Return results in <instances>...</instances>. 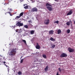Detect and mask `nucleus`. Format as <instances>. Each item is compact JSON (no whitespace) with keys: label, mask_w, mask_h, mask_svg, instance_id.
I'll list each match as a JSON object with an SVG mask.
<instances>
[{"label":"nucleus","mask_w":75,"mask_h":75,"mask_svg":"<svg viewBox=\"0 0 75 75\" xmlns=\"http://www.w3.org/2000/svg\"><path fill=\"white\" fill-rule=\"evenodd\" d=\"M4 65H5V66H6V67H8V66L6 65V64H5Z\"/></svg>","instance_id":"obj_32"},{"label":"nucleus","mask_w":75,"mask_h":75,"mask_svg":"<svg viewBox=\"0 0 75 75\" xmlns=\"http://www.w3.org/2000/svg\"><path fill=\"white\" fill-rule=\"evenodd\" d=\"M32 10L33 12H34V11H35L36 12H37V11H38V9L37 8H32Z\"/></svg>","instance_id":"obj_10"},{"label":"nucleus","mask_w":75,"mask_h":75,"mask_svg":"<svg viewBox=\"0 0 75 75\" xmlns=\"http://www.w3.org/2000/svg\"><path fill=\"white\" fill-rule=\"evenodd\" d=\"M66 24L67 25H70V22H67L66 23Z\"/></svg>","instance_id":"obj_24"},{"label":"nucleus","mask_w":75,"mask_h":75,"mask_svg":"<svg viewBox=\"0 0 75 75\" xmlns=\"http://www.w3.org/2000/svg\"><path fill=\"white\" fill-rule=\"evenodd\" d=\"M25 5H24V6H25Z\"/></svg>","instance_id":"obj_43"},{"label":"nucleus","mask_w":75,"mask_h":75,"mask_svg":"<svg viewBox=\"0 0 75 75\" xmlns=\"http://www.w3.org/2000/svg\"><path fill=\"white\" fill-rule=\"evenodd\" d=\"M58 0H55V1H58Z\"/></svg>","instance_id":"obj_39"},{"label":"nucleus","mask_w":75,"mask_h":75,"mask_svg":"<svg viewBox=\"0 0 75 75\" xmlns=\"http://www.w3.org/2000/svg\"><path fill=\"white\" fill-rule=\"evenodd\" d=\"M9 8H8V9H9Z\"/></svg>","instance_id":"obj_41"},{"label":"nucleus","mask_w":75,"mask_h":75,"mask_svg":"<svg viewBox=\"0 0 75 75\" xmlns=\"http://www.w3.org/2000/svg\"><path fill=\"white\" fill-rule=\"evenodd\" d=\"M36 53H39V52H37Z\"/></svg>","instance_id":"obj_42"},{"label":"nucleus","mask_w":75,"mask_h":75,"mask_svg":"<svg viewBox=\"0 0 75 75\" xmlns=\"http://www.w3.org/2000/svg\"><path fill=\"white\" fill-rule=\"evenodd\" d=\"M42 57L44 58H45V59H47V56H46V55L45 54H43L42 55Z\"/></svg>","instance_id":"obj_21"},{"label":"nucleus","mask_w":75,"mask_h":75,"mask_svg":"<svg viewBox=\"0 0 75 75\" xmlns=\"http://www.w3.org/2000/svg\"><path fill=\"white\" fill-rule=\"evenodd\" d=\"M68 51L69 52H74L75 50L74 49H72L70 47H69Z\"/></svg>","instance_id":"obj_5"},{"label":"nucleus","mask_w":75,"mask_h":75,"mask_svg":"<svg viewBox=\"0 0 75 75\" xmlns=\"http://www.w3.org/2000/svg\"><path fill=\"white\" fill-rule=\"evenodd\" d=\"M24 27L27 29L28 28V25H25L24 26Z\"/></svg>","instance_id":"obj_17"},{"label":"nucleus","mask_w":75,"mask_h":75,"mask_svg":"<svg viewBox=\"0 0 75 75\" xmlns=\"http://www.w3.org/2000/svg\"><path fill=\"white\" fill-rule=\"evenodd\" d=\"M23 14H24L23 12H22L20 13L19 15V16H21V17H22V16H23Z\"/></svg>","instance_id":"obj_19"},{"label":"nucleus","mask_w":75,"mask_h":75,"mask_svg":"<svg viewBox=\"0 0 75 75\" xmlns=\"http://www.w3.org/2000/svg\"><path fill=\"white\" fill-rule=\"evenodd\" d=\"M46 8L49 11H52V10H53V8L52 7H51L50 6H46Z\"/></svg>","instance_id":"obj_6"},{"label":"nucleus","mask_w":75,"mask_h":75,"mask_svg":"<svg viewBox=\"0 0 75 75\" xmlns=\"http://www.w3.org/2000/svg\"><path fill=\"white\" fill-rule=\"evenodd\" d=\"M23 42L25 44V45H27V43H26V41L25 40H22Z\"/></svg>","instance_id":"obj_20"},{"label":"nucleus","mask_w":75,"mask_h":75,"mask_svg":"<svg viewBox=\"0 0 75 75\" xmlns=\"http://www.w3.org/2000/svg\"><path fill=\"white\" fill-rule=\"evenodd\" d=\"M9 10H10V11H12V10L11 9H9Z\"/></svg>","instance_id":"obj_33"},{"label":"nucleus","mask_w":75,"mask_h":75,"mask_svg":"<svg viewBox=\"0 0 75 75\" xmlns=\"http://www.w3.org/2000/svg\"><path fill=\"white\" fill-rule=\"evenodd\" d=\"M16 26H18V27H21L23 25V23H21L20 22H18L16 24Z\"/></svg>","instance_id":"obj_2"},{"label":"nucleus","mask_w":75,"mask_h":75,"mask_svg":"<svg viewBox=\"0 0 75 75\" xmlns=\"http://www.w3.org/2000/svg\"><path fill=\"white\" fill-rule=\"evenodd\" d=\"M46 6H47V7H52V5L48 3H46Z\"/></svg>","instance_id":"obj_11"},{"label":"nucleus","mask_w":75,"mask_h":75,"mask_svg":"<svg viewBox=\"0 0 75 75\" xmlns=\"http://www.w3.org/2000/svg\"><path fill=\"white\" fill-rule=\"evenodd\" d=\"M57 33L58 34H61L62 33L61 30L60 29H59L58 30H57Z\"/></svg>","instance_id":"obj_13"},{"label":"nucleus","mask_w":75,"mask_h":75,"mask_svg":"<svg viewBox=\"0 0 75 75\" xmlns=\"http://www.w3.org/2000/svg\"><path fill=\"white\" fill-rule=\"evenodd\" d=\"M24 8H25V9H27V8H28V6H24Z\"/></svg>","instance_id":"obj_25"},{"label":"nucleus","mask_w":75,"mask_h":75,"mask_svg":"<svg viewBox=\"0 0 75 75\" xmlns=\"http://www.w3.org/2000/svg\"><path fill=\"white\" fill-rule=\"evenodd\" d=\"M37 45H36V49H38V50H39V49H40L41 47L39 45V44L38 43H37Z\"/></svg>","instance_id":"obj_8"},{"label":"nucleus","mask_w":75,"mask_h":75,"mask_svg":"<svg viewBox=\"0 0 75 75\" xmlns=\"http://www.w3.org/2000/svg\"><path fill=\"white\" fill-rule=\"evenodd\" d=\"M44 23L46 25H48L49 23H50V20L49 19H47L45 20V21H44Z\"/></svg>","instance_id":"obj_3"},{"label":"nucleus","mask_w":75,"mask_h":75,"mask_svg":"<svg viewBox=\"0 0 75 75\" xmlns=\"http://www.w3.org/2000/svg\"><path fill=\"white\" fill-rule=\"evenodd\" d=\"M28 28H31V27H33V25H31V24H29L28 25Z\"/></svg>","instance_id":"obj_18"},{"label":"nucleus","mask_w":75,"mask_h":75,"mask_svg":"<svg viewBox=\"0 0 75 75\" xmlns=\"http://www.w3.org/2000/svg\"><path fill=\"white\" fill-rule=\"evenodd\" d=\"M20 1H23V0H20Z\"/></svg>","instance_id":"obj_34"},{"label":"nucleus","mask_w":75,"mask_h":75,"mask_svg":"<svg viewBox=\"0 0 75 75\" xmlns=\"http://www.w3.org/2000/svg\"><path fill=\"white\" fill-rule=\"evenodd\" d=\"M59 71V72H61L62 70L61 69V68H58Z\"/></svg>","instance_id":"obj_28"},{"label":"nucleus","mask_w":75,"mask_h":75,"mask_svg":"<svg viewBox=\"0 0 75 75\" xmlns=\"http://www.w3.org/2000/svg\"><path fill=\"white\" fill-rule=\"evenodd\" d=\"M13 28H14V27H15V26H13Z\"/></svg>","instance_id":"obj_40"},{"label":"nucleus","mask_w":75,"mask_h":75,"mask_svg":"<svg viewBox=\"0 0 75 75\" xmlns=\"http://www.w3.org/2000/svg\"><path fill=\"white\" fill-rule=\"evenodd\" d=\"M74 24H75V21L74 22Z\"/></svg>","instance_id":"obj_38"},{"label":"nucleus","mask_w":75,"mask_h":75,"mask_svg":"<svg viewBox=\"0 0 75 75\" xmlns=\"http://www.w3.org/2000/svg\"><path fill=\"white\" fill-rule=\"evenodd\" d=\"M67 57V54L65 53H63L60 56L61 58H64V57Z\"/></svg>","instance_id":"obj_4"},{"label":"nucleus","mask_w":75,"mask_h":75,"mask_svg":"<svg viewBox=\"0 0 75 75\" xmlns=\"http://www.w3.org/2000/svg\"><path fill=\"white\" fill-rule=\"evenodd\" d=\"M70 22H71V25H72V21H71Z\"/></svg>","instance_id":"obj_35"},{"label":"nucleus","mask_w":75,"mask_h":75,"mask_svg":"<svg viewBox=\"0 0 75 75\" xmlns=\"http://www.w3.org/2000/svg\"><path fill=\"white\" fill-rule=\"evenodd\" d=\"M34 33H35V30H32L30 31V33L31 35H33L34 34Z\"/></svg>","instance_id":"obj_12"},{"label":"nucleus","mask_w":75,"mask_h":75,"mask_svg":"<svg viewBox=\"0 0 75 75\" xmlns=\"http://www.w3.org/2000/svg\"><path fill=\"white\" fill-rule=\"evenodd\" d=\"M11 12H7L6 13H9V14L10 15L11 14Z\"/></svg>","instance_id":"obj_31"},{"label":"nucleus","mask_w":75,"mask_h":75,"mask_svg":"<svg viewBox=\"0 0 75 75\" xmlns=\"http://www.w3.org/2000/svg\"><path fill=\"white\" fill-rule=\"evenodd\" d=\"M29 21V22H30V21Z\"/></svg>","instance_id":"obj_46"},{"label":"nucleus","mask_w":75,"mask_h":75,"mask_svg":"<svg viewBox=\"0 0 75 75\" xmlns=\"http://www.w3.org/2000/svg\"><path fill=\"white\" fill-rule=\"evenodd\" d=\"M53 33H54V31L52 30H50L49 31V34L50 35H52L53 34Z\"/></svg>","instance_id":"obj_14"},{"label":"nucleus","mask_w":75,"mask_h":75,"mask_svg":"<svg viewBox=\"0 0 75 75\" xmlns=\"http://www.w3.org/2000/svg\"><path fill=\"white\" fill-rule=\"evenodd\" d=\"M48 66H47L45 69V71H48Z\"/></svg>","instance_id":"obj_16"},{"label":"nucleus","mask_w":75,"mask_h":75,"mask_svg":"<svg viewBox=\"0 0 75 75\" xmlns=\"http://www.w3.org/2000/svg\"><path fill=\"white\" fill-rule=\"evenodd\" d=\"M16 13H15V14H16Z\"/></svg>","instance_id":"obj_44"},{"label":"nucleus","mask_w":75,"mask_h":75,"mask_svg":"<svg viewBox=\"0 0 75 75\" xmlns=\"http://www.w3.org/2000/svg\"><path fill=\"white\" fill-rule=\"evenodd\" d=\"M51 48H54L55 47V45H54L53 44H52L51 45Z\"/></svg>","instance_id":"obj_22"},{"label":"nucleus","mask_w":75,"mask_h":75,"mask_svg":"<svg viewBox=\"0 0 75 75\" xmlns=\"http://www.w3.org/2000/svg\"><path fill=\"white\" fill-rule=\"evenodd\" d=\"M3 62V63H4V64L6 63V62Z\"/></svg>","instance_id":"obj_37"},{"label":"nucleus","mask_w":75,"mask_h":75,"mask_svg":"<svg viewBox=\"0 0 75 75\" xmlns=\"http://www.w3.org/2000/svg\"><path fill=\"white\" fill-rule=\"evenodd\" d=\"M50 40H51V41H55V39H54V38H53L52 37H51L50 38Z\"/></svg>","instance_id":"obj_15"},{"label":"nucleus","mask_w":75,"mask_h":75,"mask_svg":"<svg viewBox=\"0 0 75 75\" xmlns=\"http://www.w3.org/2000/svg\"><path fill=\"white\" fill-rule=\"evenodd\" d=\"M10 16H13V15H11V14H10Z\"/></svg>","instance_id":"obj_36"},{"label":"nucleus","mask_w":75,"mask_h":75,"mask_svg":"<svg viewBox=\"0 0 75 75\" xmlns=\"http://www.w3.org/2000/svg\"><path fill=\"white\" fill-rule=\"evenodd\" d=\"M54 23H56V24H58L59 23V21H56L54 22Z\"/></svg>","instance_id":"obj_29"},{"label":"nucleus","mask_w":75,"mask_h":75,"mask_svg":"<svg viewBox=\"0 0 75 75\" xmlns=\"http://www.w3.org/2000/svg\"><path fill=\"white\" fill-rule=\"evenodd\" d=\"M5 14H6V13H5Z\"/></svg>","instance_id":"obj_45"},{"label":"nucleus","mask_w":75,"mask_h":75,"mask_svg":"<svg viewBox=\"0 0 75 75\" xmlns=\"http://www.w3.org/2000/svg\"><path fill=\"white\" fill-rule=\"evenodd\" d=\"M73 13V11L72 10L70 9L69 12L67 13V16L71 15Z\"/></svg>","instance_id":"obj_7"},{"label":"nucleus","mask_w":75,"mask_h":75,"mask_svg":"<svg viewBox=\"0 0 75 75\" xmlns=\"http://www.w3.org/2000/svg\"><path fill=\"white\" fill-rule=\"evenodd\" d=\"M23 62V59H22L21 60V63H22Z\"/></svg>","instance_id":"obj_30"},{"label":"nucleus","mask_w":75,"mask_h":75,"mask_svg":"<svg viewBox=\"0 0 75 75\" xmlns=\"http://www.w3.org/2000/svg\"><path fill=\"white\" fill-rule=\"evenodd\" d=\"M16 51H15L14 49H13L11 51L10 53L9 54V55L11 57H13V56H14L16 55Z\"/></svg>","instance_id":"obj_1"},{"label":"nucleus","mask_w":75,"mask_h":75,"mask_svg":"<svg viewBox=\"0 0 75 75\" xmlns=\"http://www.w3.org/2000/svg\"><path fill=\"white\" fill-rule=\"evenodd\" d=\"M67 33H70V30L69 29L67 30Z\"/></svg>","instance_id":"obj_27"},{"label":"nucleus","mask_w":75,"mask_h":75,"mask_svg":"<svg viewBox=\"0 0 75 75\" xmlns=\"http://www.w3.org/2000/svg\"><path fill=\"white\" fill-rule=\"evenodd\" d=\"M21 16H17L16 17V18H15V19H18V18H20Z\"/></svg>","instance_id":"obj_23"},{"label":"nucleus","mask_w":75,"mask_h":75,"mask_svg":"<svg viewBox=\"0 0 75 75\" xmlns=\"http://www.w3.org/2000/svg\"><path fill=\"white\" fill-rule=\"evenodd\" d=\"M16 33H18L19 34L21 33V32H22V30L21 29H17L16 30Z\"/></svg>","instance_id":"obj_9"},{"label":"nucleus","mask_w":75,"mask_h":75,"mask_svg":"<svg viewBox=\"0 0 75 75\" xmlns=\"http://www.w3.org/2000/svg\"><path fill=\"white\" fill-rule=\"evenodd\" d=\"M18 75H21V74H22V73H21V72L20 71L18 72Z\"/></svg>","instance_id":"obj_26"}]
</instances>
